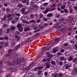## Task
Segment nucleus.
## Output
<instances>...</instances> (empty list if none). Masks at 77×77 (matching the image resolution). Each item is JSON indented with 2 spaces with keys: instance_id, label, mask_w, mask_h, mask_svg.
<instances>
[{
  "instance_id": "1",
  "label": "nucleus",
  "mask_w": 77,
  "mask_h": 77,
  "mask_svg": "<svg viewBox=\"0 0 77 77\" xmlns=\"http://www.w3.org/2000/svg\"><path fill=\"white\" fill-rule=\"evenodd\" d=\"M19 57V54H17L14 56V62L15 63V65H19L20 63V59L18 58Z\"/></svg>"
},
{
  "instance_id": "2",
  "label": "nucleus",
  "mask_w": 77,
  "mask_h": 77,
  "mask_svg": "<svg viewBox=\"0 0 77 77\" xmlns=\"http://www.w3.org/2000/svg\"><path fill=\"white\" fill-rule=\"evenodd\" d=\"M66 29L67 28H62L61 29V30H60L59 31V33H63L65 32L66 30Z\"/></svg>"
},
{
  "instance_id": "3",
  "label": "nucleus",
  "mask_w": 77,
  "mask_h": 77,
  "mask_svg": "<svg viewBox=\"0 0 77 77\" xmlns=\"http://www.w3.org/2000/svg\"><path fill=\"white\" fill-rule=\"evenodd\" d=\"M27 67V66L24 65H20V68H23V69H26Z\"/></svg>"
},
{
  "instance_id": "4",
  "label": "nucleus",
  "mask_w": 77,
  "mask_h": 77,
  "mask_svg": "<svg viewBox=\"0 0 77 77\" xmlns=\"http://www.w3.org/2000/svg\"><path fill=\"white\" fill-rule=\"evenodd\" d=\"M30 30V27L29 26H27L26 28L24 29V32H26L27 31H29Z\"/></svg>"
},
{
  "instance_id": "5",
  "label": "nucleus",
  "mask_w": 77,
  "mask_h": 77,
  "mask_svg": "<svg viewBox=\"0 0 77 77\" xmlns=\"http://www.w3.org/2000/svg\"><path fill=\"white\" fill-rule=\"evenodd\" d=\"M32 66H33L31 65H29L28 67L26 68V70H27V71H29V69H31V68H32Z\"/></svg>"
},
{
  "instance_id": "6",
  "label": "nucleus",
  "mask_w": 77,
  "mask_h": 77,
  "mask_svg": "<svg viewBox=\"0 0 77 77\" xmlns=\"http://www.w3.org/2000/svg\"><path fill=\"white\" fill-rule=\"evenodd\" d=\"M54 10H56V8L52 7L49 9V12H52V11H53Z\"/></svg>"
},
{
  "instance_id": "7",
  "label": "nucleus",
  "mask_w": 77,
  "mask_h": 77,
  "mask_svg": "<svg viewBox=\"0 0 77 77\" xmlns=\"http://www.w3.org/2000/svg\"><path fill=\"white\" fill-rule=\"evenodd\" d=\"M2 68H3V62L0 61V69H1Z\"/></svg>"
},
{
  "instance_id": "8",
  "label": "nucleus",
  "mask_w": 77,
  "mask_h": 77,
  "mask_svg": "<svg viewBox=\"0 0 77 77\" xmlns=\"http://www.w3.org/2000/svg\"><path fill=\"white\" fill-rule=\"evenodd\" d=\"M20 48V45H17V46H16L14 48V50H17V49H18Z\"/></svg>"
},
{
  "instance_id": "9",
  "label": "nucleus",
  "mask_w": 77,
  "mask_h": 77,
  "mask_svg": "<svg viewBox=\"0 0 77 77\" xmlns=\"http://www.w3.org/2000/svg\"><path fill=\"white\" fill-rule=\"evenodd\" d=\"M53 14L51 13H50L48 14L47 15V16L48 17H51L52 16H53Z\"/></svg>"
},
{
  "instance_id": "10",
  "label": "nucleus",
  "mask_w": 77,
  "mask_h": 77,
  "mask_svg": "<svg viewBox=\"0 0 77 77\" xmlns=\"http://www.w3.org/2000/svg\"><path fill=\"white\" fill-rule=\"evenodd\" d=\"M51 62L52 65H56V62H55V61L53 60H51Z\"/></svg>"
},
{
  "instance_id": "11",
  "label": "nucleus",
  "mask_w": 77,
  "mask_h": 77,
  "mask_svg": "<svg viewBox=\"0 0 77 77\" xmlns=\"http://www.w3.org/2000/svg\"><path fill=\"white\" fill-rule=\"evenodd\" d=\"M60 60H62L64 61L66 60V58H65L64 57H60Z\"/></svg>"
},
{
  "instance_id": "12",
  "label": "nucleus",
  "mask_w": 77,
  "mask_h": 77,
  "mask_svg": "<svg viewBox=\"0 0 77 77\" xmlns=\"http://www.w3.org/2000/svg\"><path fill=\"white\" fill-rule=\"evenodd\" d=\"M7 16L6 15L2 19V21H5L6 20V17Z\"/></svg>"
},
{
  "instance_id": "13",
  "label": "nucleus",
  "mask_w": 77,
  "mask_h": 77,
  "mask_svg": "<svg viewBox=\"0 0 77 77\" xmlns=\"http://www.w3.org/2000/svg\"><path fill=\"white\" fill-rule=\"evenodd\" d=\"M64 20H65V19L62 17H60L59 19V20L60 21H63Z\"/></svg>"
},
{
  "instance_id": "14",
  "label": "nucleus",
  "mask_w": 77,
  "mask_h": 77,
  "mask_svg": "<svg viewBox=\"0 0 77 77\" xmlns=\"http://www.w3.org/2000/svg\"><path fill=\"white\" fill-rule=\"evenodd\" d=\"M54 40L55 42H57L59 40V38H54Z\"/></svg>"
},
{
  "instance_id": "15",
  "label": "nucleus",
  "mask_w": 77,
  "mask_h": 77,
  "mask_svg": "<svg viewBox=\"0 0 77 77\" xmlns=\"http://www.w3.org/2000/svg\"><path fill=\"white\" fill-rule=\"evenodd\" d=\"M49 25V24H48V23H46L44 24L43 25V27H47V26H48Z\"/></svg>"
},
{
  "instance_id": "16",
  "label": "nucleus",
  "mask_w": 77,
  "mask_h": 77,
  "mask_svg": "<svg viewBox=\"0 0 77 77\" xmlns=\"http://www.w3.org/2000/svg\"><path fill=\"white\" fill-rule=\"evenodd\" d=\"M20 28H21L20 29V32H22L23 30V27H21V25L20 24Z\"/></svg>"
},
{
  "instance_id": "17",
  "label": "nucleus",
  "mask_w": 77,
  "mask_h": 77,
  "mask_svg": "<svg viewBox=\"0 0 77 77\" xmlns=\"http://www.w3.org/2000/svg\"><path fill=\"white\" fill-rule=\"evenodd\" d=\"M38 16L39 17V19H41V18H42V17H43V14L41 13H40Z\"/></svg>"
},
{
  "instance_id": "18",
  "label": "nucleus",
  "mask_w": 77,
  "mask_h": 77,
  "mask_svg": "<svg viewBox=\"0 0 77 77\" xmlns=\"http://www.w3.org/2000/svg\"><path fill=\"white\" fill-rule=\"evenodd\" d=\"M8 26V25L6 24H4L3 26V27L4 28H6V27H7Z\"/></svg>"
},
{
  "instance_id": "19",
  "label": "nucleus",
  "mask_w": 77,
  "mask_h": 77,
  "mask_svg": "<svg viewBox=\"0 0 77 77\" xmlns=\"http://www.w3.org/2000/svg\"><path fill=\"white\" fill-rule=\"evenodd\" d=\"M57 51V50L56 48H55L53 49L52 52L53 53H56Z\"/></svg>"
},
{
  "instance_id": "20",
  "label": "nucleus",
  "mask_w": 77,
  "mask_h": 77,
  "mask_svg": "<svg viewBox=\"0 0 77 77\" xmlns=\"http://www.w3.org/2000/svg\"><path fill=\"white\" fill-rule=\"evenodd\" d=\"M49 11V10L48 9H46L44 12V14H47V12H48Z\"/></svg>"
},
{
  "instance_id": "21",
  "label": "nucleus",
  "mask_w": 77,
  "mask_h": 77,
  "mask_svg": "<svg viewBox=\"0 0 77 77\" xmlns=\"http://www.w3.org/2000/svg\"><path fill=\"white\" fill-rule=\"evenodd\" d=\"M60 8L62 10L65 9V6L64 5H61L60 6Z\"/></svg>"
},
{
  "instance_id": "22",
  "label": "nucleus",
  "mask_w": 77,
  "mask_h": 77,
  "mask_svg": "<svg viewBox=\"0 0 77 77\" xmlns=\"http://www.w3.org/2000/svg\"><path fill=\"white\" fill-rule=\"evenodd\" d=\"M15 42H13L11 44V47H14L15 46Z\"/></svg>"
},
{
  "instance_id": "23",
  "label": "nucleus",
  "mask_w": 77,
  "mask_h": 77,
  "mask_svg": "<svg viewBox=\"0 0 77 77\" xmlns=\"http://www.w3.org/2000/svg\"><path fill=\"white\" fill-rule=\"evenodd\" d=\"M29 23H36V20H30L29 21Z\"/></svg>"
},
{
  "instance_id": "24",
  "label": "nucleus",
  "mask_w": 77,
  "mask_h": 77,
  "mask_svg": "<svg viewBox=\"0 0 77 77\" xmlns=\"http://www.w3.org/2000/svg\"><path fill=\"white\" fill-rule=\"evenodd\" d=\"M24 60V58H22L20 59V62L21 63H23V62Z\"/></svg>"
},
{
  "instance_id": "25",
  "label": "nucleus",
  "mask_w": 77,
  "mask_h": 77,
  "mask_svg": "<svg viewBox=\"0 0 77 77\" xmlns=\"http://www.w3.org/2000/svg\"><path fill=\"white\" fill-rule=\"evenodd\" d=\"M11 30H14L15 29H16V27H15V26H12L11 27Z\"/></svg>"
},
{
  "instance_id": "26",
  "label": "nucleus",
  "mask_w": 77,
  "mask_h": 77,
  "mask_svg": "<svg viewBox=\"0 0 77 77\" xmlns=\"http://www.w3.org/2000/svg\"><path fill=\"white\" fill-rule=\"evenodd\" d=\"M34 7L35 8V9H38V5H35L34 6Z\"/></svg>"
},
{
  "instance_id": "27",
  "label": "nucleus",
  "mask_w": 77,
  "mask_h": 77,
  "mask_svg": "<svg viewBox=\"0 0 77 77\" xmlns=\"http://www.w3.org/2000/svg\"><path fill=\"white\" fill-rule=\"evenodd\" d=\"M42 68H44V67L42 66H41V67L38 66L37 67V69H42Z\"/></svg>"
},
{
  "instance_id": "28",
  "label": "nucleus",
  "mask_w": 77,
  "mask_h": 77,
  "mask_svg": "<svg viewBox=\"0 0 77 77\" xmlns=\"http://www.w3.org/2000/svg\"><path fill=\"white\" fill-rule=\"evenodd\" d=\"M7 65H8L9 66H10L11 65V63H10L9 61H7L6 62Z\"/></svg>"
},
{
  "instance_id": "29",
  "label": "nucleus",
  "mask_w": 77,
  "mask_h": 77,
  "mask_svg": "<svg viewBox=\"0 0 77 77\" xmlns=\"http://www.w3.org/2000/svg\"><path fill=\"white\" fill-rule=\"evenodd\" d=\"M56 4L55 3H53L51 5V8H54V7H55V6H56Z\"/></svg>"
},
{
  "instance_id": "30",
  "label": "nucleus",
  "mask_w": 77,
  "mask_h": 77,
  "mask_svg": "<svg viewBox=\"0 0 77 77\" xmlns=\"http://www.w3.org/2000/svg\"><path fill=\"white\" fill-rule=\"evenodd\" d=\"M8 45H9V43H8V42H6L4 44V46L5 47H7Z\"/></svg>"
},
{
  "instance_id": "31",
  "label": "nucleus",
  "mask_w": 77,
  "mask_h": 77,
  "mask_svg": "<svg viewBox=\"0 0 77 77\" xmlns=\"http://www.w3.org/2000/svg\"><path fill=\"white\" fill-rule=\"evenodd\" d=\"M70 66L68 65H66L65 66V69H67L69 68Z\"/></svg>"
},
{
  "instance_id": "32",
  "label": "nucleus",
  "mask_w": 77,
  "mask_h": 77,
  "mask_svg": "<svg viewBox=\"0 0 77 77\" xmlns=\"http://www.w3.org/2000/svg\"><path fill=\"white\" fill-rule=\"evenodd\" d=\"M60 15L59 14H57L56 15V17L57 18H60Z\"/></svg>"
},
{
  "instance_id": "33",
  "label": "nucleus",
  "mask_w": 77,
  "mask_h": 77,
  "mask_svg": "<svg viewBox=\"0 0 77 77\" xmlns=\"http://www.w3.org/2000/svg\"><path fill=\"white\" fill-rule=\"evenodd\" d=\"M48 5V3H45L43 4V6L45 7L47 5Z\"/></svg>"
},
{
  "instance_id": "34",
  "label": "nucleus",
  "mask_w": 77,
  "mask_h": 77,
  "mask_svg": "<svg viewBox=\"0 0 77 77\" xmlns=\"http://www.w3.org/2000/svg\"><path fill=\"white\" fill-rule=\"evenodd\" d=\"M68 60L69 61H71V60H72V57H70L69 58Z\"/></svg>"
},
{
  "instance_id": "35",
  "label": "nucleus",
  "mask_w": 77,
  "mask_h": 77,
  "mask_svg": "<svg viewBox=\"0 0 77 77\" xmlns=\"http://www.w3.org/2000/svg\"><path fill=\"white\" fill-rule=\"evenodd\" d=\"M69 31H72V30H73V27L72 26L69 29Z\"/></svg>"
},
{
  "instance_id": "36",
  "label": "nucleus",
  "mask_w": 77,
  "mask_h": 77,
  "mask_svg": "<svg viewBox=\"0 0 77 77\" xmlns=\"http://www.w3.org/2000/svg\"><path fill=\"white\" fill-rule=\"evenodd\" d=\"M69 18L71 21H72V20H73V19H74V17L73 16H71L69 17Z\"/></svg>"
},
{
  "instance_id": "37",
  "label": "nucleus",
  "mask_w": 77,
  "mask_h": 77,
  "mask_svg": "<svg viewBox=\"0 0 77 77\" xmlns=\"http://www.w3.org/2000/svg\"><path fill=\"white\" fill-rule=\"evenodd\" d=\"M58 77H62L63 76V74L62 73H60L59 74H58Z\"/></svg>"
},
{
  "instance_id": "38",
  "label": "nucleus",
  "mask_w": 77,
  "mask_h": 77,
  "mask_svg": "<svg viewBox=\"0 0 77 77\" xmlns=\"http://www.w3.org/2000/svg\"><path fill=\"white\" fill-rule=\"evenodd\" d=\"M11 56V54L9 53V54H5V57H8Z\"/></svg>"
},
{
  "instance_id": "39",
  "label": "nucleus",
  "mask_w": 77,
  "mask_h": 77,
  "mask_svg": "<svg viewBox=\"0 0 77 77\" xmlns=\"http://www.w3.org/2000/svg\"><path fill=\"white\" fill-rule=\"evenodd\" d=\"M27 1V0H22V2L23 3H25Z\"/></svg>"
},
{
  "instance_id": "40",
  "label": "nucleus",
  "mask_w": 77,
  "mask_h": 77,
  "mask_svg": "<svg viewBox=\"0 0 77 77\" xmlns=\"http://www.w3.org/2000/svg\"><path fill=\"white\" fill-rule=\"evenodd\" d=\"M12 51V50L11 49H10L8 50V52L9 53H10V54H11Z\"/></svg>"
},
{
  "instance_id": "41",
  "label": "nucleus",
  "mask_w": 77,
  "mask_h": 77,
  "mask_svg": "<svg viewBox=\"0 0 77 77\" xmlns=\"http://www.w3.org/2000/svg\"><path fill=\"white\" fill-rule=\"evenodd\" d=\"M75 75H76V74H77V69H75Z\"/></svg>"
},
{
  "instance_id": "42",
  "label": "nucleus",
  "mask_w": 77,
  "mask_h": 77,
  "mask_svg": "<svg viewBox=\"0 0 77 77\" xmlns=\"http://www.w3.org/2000/svg\"><path fill=\"white\" fill-rule=\"evenodd\" d=\"M10 28H8L7 29V32H6V33H9V32H10Z\"/></svg>"
},
{
  "instance_id": "43",
  "label": "nucleus",
  "mask_w": 77,
  "mask_h": 77,
  "mask_svg": "<svg viewBox=\"0 0 77 77\" xmlns=\"http://www.w3.org/2000/svg\"><path fill=\"white\" fill-rule=\"evenodd\" d=\"M46 68H50V64H46Z\"/></svg>"
},
{
  "instance_id": "44",
  "label": "nucleus",
  "mask_w": 77,
  "mask_h": 77,
  "mask_svg": "<svg viewBox=\"0 0 77 77\" xmlns=\"http://www.w3.org/2000/svg\"><path fill=\"white\" fill-rule=\"evenodd\" d=\"M26 3L27 5H29V0L26 1Z\"/></svg>"
},
{
  "instance_id": "45",
  "label": "nucleus",
  "mask_w": 77,
  "mask_h": 77,
  "mask_svg": "<svg viewBox=\"0 0 77 77\" xmlns=\"http://www.w3.org/2000/svg\"><path fill=\"white\" fill-rule=\"evenodd\" d=\"M11 64L12 65H15V62H14V61H12L11 62Z\"/></svg>"
},
{
  "instance_id": "46",
  "label": "nucleus",
  "mask_w": 77,
  "mask_h": 77,
  "mask_svg": "<svg viewBox=\"0 0 77 77\" xmlns=\"http://www.w3.org/2000/svg\"><path fill=\"white\" fill-rule=\"evenodd\" d=\"M64 11L65 13L67 14V13H68V10L67 9H65L64 10Z\"/></svg>"
},
{
  "instance_id": "47",
  "label": "nucleus",
  "mask_w": 77,
  "mask_h": 77,
  "mask_svg": "<svg viewBox=\"0 0 77 77\" xmlns=\"http://www.w3.org/2000/svg\"><path fill=\"white\" fill-rule=\"evenodd\" d=\"M41 21V19H38L37 20V22L38 23H40Z\"/></svg>"
},
{
  "instance_id": "48",
  "label": "nucleus",
  "mask_w": 77,
  "mask_h": 77,
  "mask_svg": "<svg viewBox=\"0 0 77 77\" xmlns=\"http://www.w3.org/2000/svg\"><path fill=\"white\" fill-rule=\"evenodd\" d=\"M46 55H48L47 56L48 57H49L50 56V54L48 52H46Z\"/></svg>"
},
{
  "instance_id": "49",
  "label": "nucleus",
  "mask_w": 77,
  "mask_h": 77,
  "mask_svg": "<svg viewBox=\"0 0 77 77\" xmlns=\"http://www.w3.org/2000/svg\"><path fill=\"white\" fill-rule=\"evenodd\" d=\"M17 27L19 29V30L20 31V23H18V24L17 26Z\"/></svg>"
},
{
  "instance_id": "50",
  "label": "nucleus",
  "mask_w": 77,
  "mask_h": 77,
  "mask_svg": "<svg viewBox=\"0 0 77 77\" xmlns=\"http://www.w3.org/2000/svg\"><path fill=\"white\" fill-rule=\"evenodd\" d=\"M43 20L44 21H47L48 20V19L45 17H44L43 18Z\"/></svg>"
},
{
  "instance_id": "51",
  "label": "nucleus",
  "mask_w": 77,
  "mask_h": 77,
  "mask_svg": "<svg viewBox=\"0 0 77 77\" xmlns=\"http://www.w3.org/2000/svg\"><path fill=\"white\" fill-rule=\"evenodd\" d=\"M4 39L5 40H8V37L5 36L4 38Z\"/></svg>"
},
{
  "instance_id": "52",
  "label": "nucleus",
  "mask_w": 77,
  "mask_h": 77,
  "mask_svg": "<svg viewBox=\"0 0 77 77\" xmlns=\"http://www.w3.org/2000/svg\"><path fill=\"white\" fill-rule=\"evenodd\" d=\"M30 44V42L29 41H27L25 43V44L26 45H28V44Z\"/></svg>"
},
{
  "instance_id": "53",
  "label": "nucleus",
  "mask_w": 77,
  "mask_h": 77,
  "mask_svg": "<svg viewBox=\"0 0 77 77\" xmlns=\"http://www.w3.org/2000/svg\"><path fill=\"white\" fill-rule=\"evenodd\" d=\"M57 54H58V55H59V56H62V54H61L60 52H58L57 53Z\"/></svg>"
},
{
  "instance_id": "54",
  "label": "nucleus",
  "mask_w": 77,
  "mask_h": 77,
  "mask_svg": "<svg viewBox=\"0 0 77 77\" xmlns=\"http://www.w3.org/2000/svg\"><path fill=\"white\" fill-rule=\"evenodd\" d=\"M48 74V73L47 72H45L44 73V75L45 76H47V74Z\"/></svg>"
},
{
  "instance_id": "55",
  "label": "nucleus",
  "mask_w": 77,
  "mask_h": 77,
  "mask_svg": "<svg viewBox=\"0 0 77 77\" xmlns=\"http://www.w3.org/2000/svg\"><path fill=\"white\" fill-rule=\"evenodd\" d=\"M42 72V71H39L38 72V75H40L41 74V73Z\"/></svg>"
},
{
  "instance_id": "56",
  "label": "nucleus",
  "mask_w": 77,
  "mask_h": 77,
  "mask_svg": "<svg viewBox=\"0 0 77 77\" xmlns=\"http://www.w3.org/2000/svg\"><path fill=\"white\" fill-rule=\"evenodd\" d=\"M26 10V8H23L22 10H21L22 12H24V11H25V10Z\"/></svg>"
},
{
  "instance_id": "57",
  "label": "nucleus",
  "mask_w": 77,
  "mask_h": 77,
  "mask_svg": "<svg viewBox=\"0 0 77 77\" xmlns=\"http://www.w3.org/2000/svg\"><path fill=\"white\" fill-rule=\"evenodd\" d=\"M59 65L62 66V65H63V63H62V62H60V63H59Z\"/></svg>"
},
{
  "instance_id": "58",
  "label": "nucleus",
  "mask_w": 77,
  "mask_h": 77,
  "mask_svg": "<svg viewBox=\"0 0 77 77\" xmlns=\"http://www.w3.org/2000/svg\"><path fill=\"white\" fill-rule=\"evenodd\" d=\"M59 75V74H56L54 75V77H57Z\"/></svg>"
},
{
  "instance_id": "59",
  "label": "nucleus",
  "mask_w": 77,
  "mask_h": 77,
  "mask_svg": "<svg viewBox=\"0 0 77 77\" xmlns=\"http://www.w3.org/2000/svg\"><path fill=\"white\" fill-rule=\"evenodd\" d=\"M11 23L13 24H14V23H16V22L14 20H13L11 21Z\"/></svg>"
},
{
  "instance_id": "60",
  "label": "nucleus",
  "mask_w": 77,
  "mask_h": 77,
  "mask_svg": "<svg viewBox=\"0 0 77 77\" xmlns=\"http://www.w3.org/2000/svg\"><path fill=\"white\" fill-rule=\"evenodd\" d=\"M16 35H20V32L18 31H17L16 32Z\"/></svg>"
},
{
  "instance_id": "61",
  "label": "nucleus",
  "mask_w": 77,
  "mask_h": 77,
  "mask_svg": "<svg viewBox=\"0 0 77 77\" xmlns=\"http://www.w3.org/2000/svg\"><path fill=\"white\" fill-rule=\"evenodd\" d=\"M30 17L31 18H33L34 17H33V14H31L30 15Z\"/></svg>"
},
{
  "instance_id": "62",
  "label": "nucleus",
  "mask_w": 77,
  "mask_h": 77,
  "mask_svg": "<svg viewBox=\"0 0 77 77\" xmlns=\"http://www.w3.org/2000/svg\"><path fill=\"white\" fill-rule=\"evenodd\" d=\"M73 12V10L72 9H71L70 11V14H71V13H72Z\"/></svg>"
},
{
  "instance_id": "63",
  "label": "nucleus",
  "mask_w": 77,
  "mask_h": 77,
  "mask_svg": "<svg viewBox=\"0 0 77 77\" xmlns=\"http://www.w3.org/2000/svg\"><path fill=\"white\" fill-rule=\"evenodd\" d=\"M9 11H10V9H9V8H7L6 9V11L7 12H8Z\"/></svg>"
},
{
  "instance_id": "64",
  "label": "nucleus",
  "mask_w": 77,
  "mask_h": 77,
  "mask_svg": "<svg viewBox=\"0 0 77 77\" xmlns=\"http://www.w3.org/2000/svg\"><path fill=\"white\" fill-rule=\"evenodd\" d=\"M22 21L23 23H27V21L25 20H22Z\"/></svg>"
}]
</instances>
